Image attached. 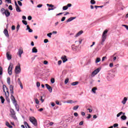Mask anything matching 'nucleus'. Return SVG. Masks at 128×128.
Returning a JSON list of instances; mask_svg holds the SVG:
<instances>
[{
  "label": "nucleus",
  "mask_w": 128,
  "mask_h": 128,
  "mask_svg": "<svg viewBox=\"0 0 128 128\" xmlns=\"http://www.w3.org/2000/svg\"><path fill=\"white\" fill-rule=\"evenodd\" d=\"M3 90L5 94L6 100L8 104H10V98H8V97L10 96V92H8V88H6V85H3Z\"/></svg>",
  "instance_id": "f257e3e1"
},
{
  "label": "nucleus",
  "mask_w": 128,
  "mask_h": 128,
  "mask_svg": "<svg viewBox=\"0 0 128 128\" xmlns=\"http://www.w3.org/2000/svg\"><path fill=\"white\" fill-rule=\"evenodd\" d=\"M29 120L34 126H38V120H36V119L34 116L30 117Z\"/></svg>",
  "instance_id": "f03ea898"
},
{
  "label": "nucleus",
  "mask_w": 128,
  "mask_h": 128,
  "mask_svg": "<svg viewBox=\"0 0 128 128\" xmlns=\"http://www.w3.org/2000/svg\"><path fill=\"white\" fill-rule=\"evenodd\" d=\"M100 72V68H98L97 69L95 70L92 74V76H94L98 74V72Z\"/></svg>",
  "instance_id": "7ed1b4c3"
},
{
  "label": "nucleus",
  "mask_w": 128,
  "mask_h": 128,
  "mask_svg": "<svg viewBox=\"0 0 128 128\" xmlns=\"http://www.w3.org/2000/svg\"><path fill=\"white\" fill-rule=\"evenodd\" d=\"M12 64L10 63V66L8 68V74L10 76H11L12 73Z\"/></svg>",
  "instance_id": "20e7f679"
},
{
  "label": "nucleus",
  "mask_w": 128,
  "mask_h": 128,
  "mask_svg": "<svg viewBox=\"0 0 128 128\" xmlns=\"http://www.w3.org/2000/svg\"><path fill=\"white\" fill-rule=\"evenodd\" d=\"M15 72L16 74H20V65H18L15 68Z\"/></svg>",
  "instance_id": "39448f33"
},
{
  "label": "nucleus",
  "mask_w": 128,
  "mask_h": 128,
  "mask_svg": "<svg viewBox=\"0 0 128 128\" xmlns=\"http://www.w3.org/2000/svg\"><path fill=\"white\" fill-rule=\"evenodd\" d=\"M10 98L14 104V106H16V98L14 96V94H11Z\"/></svg>",
  "instance_id": "423d86ee"
},
{
  "label": "nucleus",
  "mask_w": 128,
  "mask_h": 128,
  "mask_svg": "<svg viewBox=\"0 0 128 128\" xmlns=\"http://www.w3.org/2000/svg\"><path fill=\"white\" fill-rule=\"evenodd\" d=\"M3 14H5L6 16L8 18L10 16V12H8V10H6L4 12H3Z\"/></svg>",
  "instance_id": "0eeeda50"
},
{
  "label": "nucleus",
  "mask_w": 128,
  "mask_h": 128,
  "mask_svg": "<svg viewBox=\"0 0 128 128\" xmlns=\"http://www.w3.org/2000/svg\"><path fill=\"white\" fill-rule=\"evenodd\" d=\"M10 113L12 114V118H14V120H16V113L14 112V110L11 109L10 110Z\"/></svg>",
  "instance_id": "6e6552de"
},
{
  "label": "nucleus",
  "mask_w": 128,
  "mask_h": 128,
  "mask_svg": "<svg viewBox=\"0 0 128 128\" xmlns=\"http://www.w3.org/2000/svg\"><path fill=\"white\" fill-rule=\"evenodd\" d=\"M72 6V4H68L67 6H64L62 7V10H66L68 8H70Z\"/></svg>",
  "instance_id": "1a4fd4ad"
},
{
  "label": "nucleus",
  "mask_w": 128,
  "mask_h": 128,
  "mask_svg": "<svg viewBox=\"0 0 128 128\" xmlns=\"http://www.w3.org/2000/svg\"><path fill=\"white\" fill-rule=\"evenodd\" d=\"M84 34V31L82 30H80L74 36V38H78V36H82Z\"/></svg>",
  "instance_id": "9d476101"
},
{
  "label": "nucleus",
  "mask_w": 128,
  "mask_h": 128,
  "mask_svg": "<svg viewBox=\"0 0 128 128\" xmlns=\"http://www.w3.org/2000/svg\"><path fill=\"white\" fill-rule=\"evenodd\" d=\"M46 86L50 92H52V88L50 86V85H48V84H46Z\"/></svg>",
  "instance_id": "9b49d317"
},
{
  "label": "nucleus",
  "mask_w": 128,
  "mask_h": 128,
  "mask_svg": "<svg viewBox=\"0 0 128 128\" xmlns=\"http://www.w3.org/2000/svg\"><path fill=\"white\" fill-rule=\"evenodd\" d=\"M61 60H62L64 63L66 62H68V58L66 56H62L61 57Z\"/></svg>",
  "instance_id": "f8f14e48"
},
{
  "label": "nucleus",
  "mask_w": 128,
  "mask_h": 128,
  "mask_svg": "<svg viewBox=\"0 0 128 128\" xmlns=\"http://www.w3.org/2000/svg\"><path fill=\"white\" fill-rule=\"evenodd\" d=\"M114 78V75L108 74L107 76V80H112V78Z\"/></svg>",
  "instance_id": "ddd939ff"
},
{
  "label": "nucleus",
  "mask_w": 128,
  "mask_h": 128,
  "mask_svg": "<svg viewBox=\"0 0 128 128\" xmlns=\"http://www.w3.org/2000/svg\"><path fill=\"white\" fill-rule=\"evenodd\" d=\"M74 102H76V101L74 102L72 100H68L65 102H64V104H74Z\"/></svg>",
  "instance_id": "4468645a"
},
{
  "label": "nucleus",
  "mask_w": 128,
  "mask_h": 128,
  "mask_svg": "<svg viewBox=\"0 0 128 128\" xmlns=\"http://www.w3.org/2000/svg\"><path fill=\"white\" fill-rule=\"evenodd\" d=\"M96 90H98V88L96 87H94L92 88L91 92H92V94H96Z\"/></svg>",
  "instance_id": "2eb2a0df"
},
{
  "label": "nucleus",
  "mask_w": 128,
  "mask_h": 128,
  "mask_svg": "<svg viewBox=\"0 0 128 128\" xmlns=\"http://www.w3.org/2000/svg\"><path fill=\"white\" fill-rule=\"evenodd\" d=\"M18 52L20 58H22V54L24 52L22 48H20L18 50Z\"/></svg>",
  "instance_id": "dca6fc26"
},
{
  "label": "nucleus",
  "mask_w": 128,
  "mask_h": 128,
  "mask_svg": "<svg viewBox=\"0 0 128 128\" xmlns=\"http://www.w3.org/2000/svg\"><path fill=\"white\" fill-rule=\"evenodd\" d=\"M6 58L8 60H12V54L8 52L6 53Z\"/></svg>",
  "instance_id": "f3484780"
},
{
  "label": "nucleus",
  "mask_w": 128,
  "mask_h": 128,
  "mask_svg": "<svg viewBox=\"0 0 128 128\" xmlns=\"http://www.w3.org/2000/svg\"><path fill=\"white\" fill-rule=\"evenodd\" d=\"M126 102H128V97H124L122 101V104H126Z\"/></svg>",
  "instance_id": "a211bd4d"
},
{
  "label": "nucleus",
  "mask_w": 128,
  "mask_h": 128,
  "mask_svg": "<svg viewBox=\"0 0 128 128\" xmlns=\"http://www.w3.org/2000/svg\"><path fill=\"white\" fill-rule=\"evenodd\" d=\"M78 46H75L74 44H72V50H74V52H76V50H78Z\"/></svg>",
  "instance_id": "6ab92c4d"
},
{
  "label": "nucleus",
  "mask_w": 128,
  "mask_h": 128,
  "mask_svg": "<svg viewBox=\"0 0 128 128\" xmlns=\"http://www.w3.org/2000/svg\"><path fill=\"white\" fill-rule=\"evenodd\" d=\"M4 34H5L6 38H8L10 36V35L8 34V31L6 29L4 30Z\"/></svg>",
  "instance_id": "aec40b11"
},
{
  "label": "nucleus",
  "mask_w": 128,
  "mask_h": 128,
  "mask_svg": "<svg viewBox=\"0 0 128 128\" xmlns=\"http://www.w3.org/2000/svg\"><path fill=\"white\" fill-rule=\"evenodd\" d=\"M108 30H105L102 35V38H106V34H108Z\"/></svg>",
  "instance_id": "412c9836"
},
{
  "label": "nucleus",
  "mask_w": 128,
  "mask_h": 128,
  "mask_svg": "<svg viewBox=\"0 0 128 128\" xmlns=\"http://www.w3.org/2000/svg\"><path fill=\"white\" fill-rule=\"evenodd\" d=\"M10 94H14V86L12 85H10Z\"/></svg>",
  "instance_id": "4be33fe9"
},
{
  "label": "nucleus",
  "mask_w": 128,
  "mask_h": 128,
  "mask_svg": "<svg viewBox=\"0 0 128 128\" xmlns=\"http://www.w3.org/2000/svg\"><path fill=\"white\" fill-rule=\"evenodd\" d=\"M76 17H70L69 18L66 22H72V20H76Z\"/></svg>",
  "instance_id": "5701e85b"
},
{
  "label": "nucleus",
  "mask_w": 128,
  "mask_h": 128,
  "mask_svg": "<svg viewBox=\"0 0 128 128\" xmlns=\"http://www.w3.org/2000/svg\"><path fill=\"white\" fill-rule=\"evenodd\" d=\"M32 52L33 54H36V52H38V49L36 48V47H34L32 48Z\"/></svg>",
  "instance_id": "b1692460"
},
{
  "label": "nucleus",
  "mask_w": 128,
  "mask_h": 128,
  "mask_svg": "<svg viewBox=\"0 0 128 128\" xmlns=\"http://www.w3.org/2000/svg\"><path fill=\"white\" fill-rule=\"evenodd\" d=\"M26 30H28V32H32V30L30 29L28 25L26 26Z\"/></svg>",
  "instance_id": "393cba45"
},
{
  "label": "nucleus",
  "mask_w": 128,
  "mask_h": 128,
  "mask_svg": "<svg viewBox=\"0 0 128 128\" xmlns=\"http://www.w3.org/2000/svg\"><path fill=\"white\" fill-rule=\"evenodd\" d=\"M101 60V59L100 58H96L95 60V64H98Z\"/></svg>",
  "instance_id": "a878e982"
},
{
  "label": "nucleus",
  "mask_w": 128,
  "mask_h": 128,
  "mask_svg": "<svg viewBox=\"0 0 128 128\" xmlns=\"http://www.w3.org/2000/svg\"><path fill=\"white\" fill-rule=\"evenodd\" d=\"M106 38H105L104 37H102V40H101L100 42V44H102V46H104V41L106 40Z\"/></svg>",
  "instance_id": "bb28decb"
},
{
  "label": "nucleus",
  "mask_w": 128,
  "mask_h": 128,
  "mask_svg": "<svg viewBox=\"0 0 128 128\" xmlns=\"http://www.w3.org/2000/svg\"><path fill=\"white\" fill-rule=\"evenodd\" d=\"M6 126H8V128H12V126H10V123L8 122H6Z\"/></svg>",
  "instance_id": "cd10ccee"
},
{
  "label": "nucleus",
  "mask_w": 128,
  "mask_h": 128,
  "mask_svg": "<svg viewBox=\"0 0 128 128\" xmlns=\"http://www.w3.org/2000/svg\"><path fill=\"white\" fill-rule=\"evenodd\" d=\"M16 12H22V10H20V6H17L16 7Z\"/></svg>",
  "instance_id": "c85d7f7f"
},
{
  "label": "nucleus",
  "mask_w": 128,
  "mask_h": 128,
  "mask_svg": "<svg viewBox=\"0 0 128 128\" xmlns=\"http://www.w3.org/2000/svg\"><path fill=\"white\" fill-rule=\"evenodd\" d=\"M0 98L1 100L2 104L4 103V98L2 96H0Z\"/></svg>",
  "instance_id": "c756f323"
},
{
  "label": "nucleus",
  "mask_w": 128,
  "mask_h": 128,
  "mask_svg": "<svg viewBox=\"0 0 128 128\" xmlns=\"http://www.w3.org/2000/svg\"><path fill=\"white\" fill-rule=\"evenodd\" d=\"M122 120H126V116L123 115L120 118Z\"/></svg>",
  "instance_id": "7c9ffc66"
},
{
  "label": "nucleus",
  "mask_w": 128,
  "mask_h": 128,
  "mask_svg": "<svg viewBox=\"0 0 128 128\" xmlns=\"http://www.w3.org/2000/svg\"><path fill=\"white\" fill-rule=\"evenodd\" d=\"M35 102L36 104H40V100L38 98H34Z\"/></svg>",
  "instance_id": "2f4dec72"
},
{
  "label": "nucleus",
  "mask_w": 128,
  "mask_h": 128,
  "mask_svg": "<svg viewBox=\"0 0 128 128\" xmlns=\"http://www.w3.org/2000/svg\"><path fill=\"white\" fill-rule=\"evenodd\" d=\"M78 84V82H76L72 83V86H76Z\"/></svg>",
  "instance_id": "473e14b6"
},
{
  "label": "nucleus",
  "mask_w": 128,
  "mask_h": 128,
  "mask_svg": "<svg viewBox=\"0 0 128 128\" xmlns=\"http://www.w3.org/2000/svg\"><path fill=\"white\" fill-rule=\"evenodd\" d=\"M79 106H76L73 108V110H78V108Z\"/></svg>",
  "instance_id": "72a5a7b5"
},
{
  "label": "nucleus",
  "mask_w": 128,
  "mask_h": 128,
  "mask_svg": "<svg viewBox=\"0 0 128 128\" xmlns=\"http://www.w3.org/2000/svg\"><path fill=\"white\" fill-rule=\"evenodd\" d=\"M122 112H120L118 114H117V115H116L117 118L120 116H122Z\"/></svg>",
  "instance_id": "f704fd0d"
},
{
  "label": "nucleus",
  "mask_w": 128,
  "mask_h": 128,
  "mask_svg": "<svg viewBox=\"0 0 128 128\" xmlns=\"http://www.w3.org/2000/svg\"><path fill=\"white\" fill-rule=\"evenodd\" d=\"M7 82L8 84H10V78H8L7 79Z\"/></svg>",
  "instance_id": "c9c22d12"
},
{
  "label": "nucleus",
  "mask_w": 128,
  "mask_h": 128,
  "mask_svg": "<svg viewBox=\"0 0 128 128\" xmlns=\"http://www.w3.org/2000/svg\"><path fill=\"white\" fill-rule=\"evenodd\" d=\"M90 4H96V1L94 0H91Z\"/></svg>",
  "instance_id": "e433bc0d"
},
{
  "label": "nucleus",
  "mask_w": 128,
  "mask_h": 128,
  "mask_svg": "<svg viewBox=\"0 0 128 128\" xmlns=\"http://www.w3.org/2000/svg\"><path fill=\"white\" fill-rule=\"evenodd\" d=\"M52 32H50L49 34H47V36L48 37V38H52Z\"/></svg>",
  "instance_id": "4c0bfd02"
},
{
  "label": "nucleus",
  "mask_w": 128,
  "mask_h": 128,
  "mask_svg": "<svg viewBox=\"0 0 128 128\" xmlns=\"http://www.w3.org/2000/svg\"><path fill=\"white\" fill-rule=\"evenodd\" d=\"M22 22H23L24 24H25V26H26L28 24V22L26 20H22Z\"/></svg>",
  "instance_id": "58836bf2"
},
{
  "label": "nucleus",
  "mask_w": 128,
  "mask_h": 128,
  "mask_svg": "<svg viewBox=\"0 0 128 128\" xmlns=\"http://www.w3.org/2000/svg\"><path fill=\"white\" fill-rule=\"evenodd\" d=\"M2 68L0 66V76H2Z\"/></svg>",
  "instance_id": "ea45409f"
},
{
  "label": "nucleus",
  "mask_w": 128,
  "mask_h": 128,
  "mask_svg": "<svg viewBox=\"0 0 128 128\" xmlns=\"http://www.w3.org/2000/svg\"><path fill=\"white\" fill-rule=\"evenodd\" d=\"M18 4L20 6H22V2H20V1H18Z\"/></svg>",
  "instance_id": "a19ab883"
},
{
  "label": "nucleus",
  "mask_w": 128,
  "mask_h": 128,
  "mask_svg": "<svg viewBox=\"0 0 128 128\" xmlns=\"http://www.w3.org/2000/svg\"><path fill=\"white\" fill-rule=\"evenodd\" d=\"M36 86L37 88H40V82H37Z\"/></svg>",
  "instance_id": "79ce46f5"
},
{
  "label": "nucleus",
  "mask_w": 128,
  "mask_h": 128,
  "mask_svg": "<svg viewBox=\"0 0 128 128\" xmlns=\"http://www.w3.org/2000/svg\"><path fill=\"white\" fill-rule=\"evenodd\" d=\"M24 126H26H26L28 127V126H30L28 125V123L26 122H24Z\"/></svg>",
  "instance_id": "37998d69"
},
{
  "label": "nucleus",
  "mask_w": 128,
  "mask_h": 128,
  "mask_svg": "<svg viewBox=\"0 0 128 128\" xmlns=\"http://www.w3.org/2000/svg\"><path fill=\"white\" fill-rule=\"evenodd\" d=\"M46 6L49 8H54V5L52 4H46Z\"/></svg>",
  "instance_id": "c03bdc74"
},
{
  "label": "nucleus",
  "mask_w": 128,
  "mask_h": 128,
  "mask_svg": "<svg viewBox=\"0 0 128 128\" xmlns=\"http://www.w3.org/2000/svg\"><path fill=\"white\" fill-rule=\"evenodd\" d=\"M43 98H44V96H40V100H41L42 102H44V99H42Z\"/></svg>",
  "instance_id": "a18cd8bd"
},
{
  "label": "nucleus",
  "mask_w": 128,
  "mask_h": 128,
  "mask_svg": "<svg viewBox=\"0 0 128 128\" xmlns=\"http://www.w3.org/2000/svg\"><path fill=\"white\" fill-rule=\"evenodd\" d=\"M68 78H67L66 79L65 81H64L65 84H68Z\"/></svg>",
  "instance_id": "49530a36"
},
{
  "label": "nucleus",
  "mask_w": 128,
  "mask_h": 128,
  "mask_svg": "<svg viewBox=\"0 0 128 128\" xmlns=\"http://www.w3.org/2000/svg\"><path fill=\"white\" fill-rule=\"evenodd\" d=\"M4 10H4V8H1L0 12H2V14H3V12H4Z\"/></svg>",
  "instance_id": "de8ad7c7"
},
{
  "label": "nucleus",
  "mask_w": 128,
  "mask_h": 128,
  "mask_svg": "<svg viewBox=\"0 0 128 128\" xmlns=\"http://www.w3.org/2000/svg\"><path fill=\"white\" fill-rule=\"evenodd\" d=\"M113 126L114 128H118V124H114V125H113Z\"/></svg>",
  "instance_id": "09e8293b"
},
{
  "label": "nucleus",
  "mask_w": 128,
  "mask_h": 128,
  "mask_svg": "<svg viewBox=\"0 0 128 128\" xmlns=\"http://www.w3.org/2000/svg\"><path fill=\"white\" fill-rule=\"evenodd\" d=\"M50 82L52 84H54V78H51Z\"/></svg>",
  "instance_id": "8fccbe9b"
},
{
  "label": "nucleus",
  "mask_w": 128,
  "mask_h": 128,
  "mask_svg": "<svg viewBox=\"0 0 128 128\" xmlns=\"http://www.w3.org/2000/svg\"><path fill=\"white\" fill-rule=\"evenodd\" d=\"M32 16H28V20H32Z\"/></svg>",
  "instance_id": "3c124183"
},
{
  "label": "nucleus",
  "mask_w": 128,
  "mask_h": 128,
  "mask_svg": "<svg viewBox=\"0 0 128 128\" xmlns=\"http://www.w3.org/2000/svg\"><path fill=\"white\" fill-rule=\"evenodd\" d=\"M122 26H124V28H126L127 30H128V25L123 24V25H122Z\"/></svg>",
  "instance_id": "603ef678"
},
{
  "label": "nucleus",
  "mask_w": 128,
  "mask_h": 128,
  "mask_svg": "<svg viewBox=\"0 0 128 128\" xmlns=\"http://www.w3.org/2000/svg\"><path fill=\"white\" fill-rule=\"evenodd\" d=\"M64 20H66V17L64 16L61 19V22H64Z\"/></svg>",
  "instance_id": "864d4df0"
},
{
  "label": "nucleus",
  "mask_w": 128,
  "mask_h": 128,
  "mask_svg": "<svg viewBox=\"0 0 128 128\" xmlns=\"http://www.w3.org/2000/svg\"><path fill=\"white\" fill-rule=\"evenodd\" d=\"M18 84H22V82H20V78H18Z\"/></svg>",
  "instance_id": "5fc2aeb1"
},
{
  "label": "nucleus",
  "mask_w": 128,
  "mask_h": 128,
  "mask_svg": "<svg viewBox=\"0 0 128 128\" xmlns=\"http://www.w3.org/2000/svg\"><path fill=\"white\" fill-rule=\"evenodd\" d=\"M94 8H104V6H94Z\"/></svg>",
  "instance_id": "6e6d98bb"
},
{
  "label": "nucleus",
  "mask_w": 128,
  "mask_h": 128,
  "mask_svg": "<svg viewBox=\"0 0 128 128\" xmlns=\"http://www.w3.org/2000/svg\"><path fill=\"white\" fill-rule=\"evenodd\" d=\"M20 24H18L16 26V30H17V32H18V30H20Z\"/></svg>",
  "instance_id": "4d7b16f0"
},
{
  "label": "nucleus",
  "mask_w": 128,
  "mask_h": 128,
  "mask_svg": "<svg viewBox=\"0 0 128 128\" xmlns=\"http://www.w3.org/2000/svg\"><path fill=\"white\" fill-rule=\"evenodd\" d=\"M9 10H12V5H10L8 7Z\"/></svg>",
  "instance_id": "13d9d810"
},
{
  "label": "nucleus",
  "mask_w": 128,
  "mask_h": 128,
  "mask_svg": "<svg viewBox=\"0 0 128 128\" xmlns=\"http://www.w3.org/2000/svg\"><path fill=\"white\" fill-rule=\"evenodd\" d=\"M44 44H47V42H48V39H45V40H44Z\"/></svg>",
  "instance_id": "bf43d9fd"
},
{
  "label": "nucleus",
  "mask_w": 128,
  "mask_h": 128,
  "mask_svg": "<svg viewBox=\"0 0 128 128\" xmlns=\"http://www.w3.org/2000/svg\"><path fill=\"white\" fill-rule=\"evenodd\" d=\"M62 60H58V66H60L61 64H62Z\"/></svg>",
  "instance_id": "052dcab7"
},
{
  "label": "nucleus",
  "mask_w": 128,
  "mask_h": 128,
  "mask_svg": "<svg viewBox=\"0 0 128 128\" xmlns=\"http://www.w3.org/2000/svg\"><path fill=\"white\" fill-rule=\"evenodd\" d=\"M88 116H87V118H88V119H90V118H91V116H92L90 115V114H88Z\"/></svg>",
  "instance_id": "680f3d73"
},
{
  "label": "nucleus",
  "mask_w": 128,
  "mask_h": 128,
  "mask_svg": "<svg viewBox=\"0 0 128 128\" xmlns=\"http://www.w3.org/2000/svg\"><path fill=\"white\" fill-rule=\"evenodd\" d=\"M109 66H110V68H112V66H114V64L113 63H110Z\"/></svg>",
  "instance_id": "e2e57ef3"
},
{
  "label": "nucleus",
  "mask_w": 128,
  "mask_h": 128,
  "mask_svg": "<svg viewBox=\"0 0 128 128\" xmlns=\"http://www.w3.org/2000/svg\"><path fill=\"white\" fill-rule=\"evenodd\" d=\"M44 64H48V62L46 60H44Z\"/></svg>",
  "instance_id": "0e129e2a"
},
{
  "label": "nucleus",
  "mask_w": 128,
  "mask_h": 128,
  "mask_svg": "<svg viewBox=\"0 0 128 128\" xmlns=\"http://www.w3.org/2000/svg\"><path fill=\"white\" fill-rule=\"evenodd\" d=\"M42 4H40L37 6V8H42Z\"/></svg>",
  "instance_id": "69168bd1"
},
{
  "label": "nucleus",
  "mask_w": 128,
  "mask_h": 128,
  "mask_svg": "<svg viewBox=\"0 0 128 128\" xmlns=\"http://www.w3.org/2000/svg\"><path fill=\"white\" fill-rule=\"evenodd\" d=\"M82 38H80L79 39V43H80V44H82Z\"/></svg>",
  "instance_id": "338daca9"
},
{
  "label": "nucleus",
  "mask_w": 128,
  "mask_h": 128,
  "mask_svg": "<svg viewBox=\"0 0 128 128\" xmlns=\"http://www.w3.org/2000/svg\"><path fill=\"white\" fill-rule=\"evenodd\" d=\"M74 116H78V112H74Z\"/></svg>",
  "instance_id": "774afa93"
}]
</instances>
